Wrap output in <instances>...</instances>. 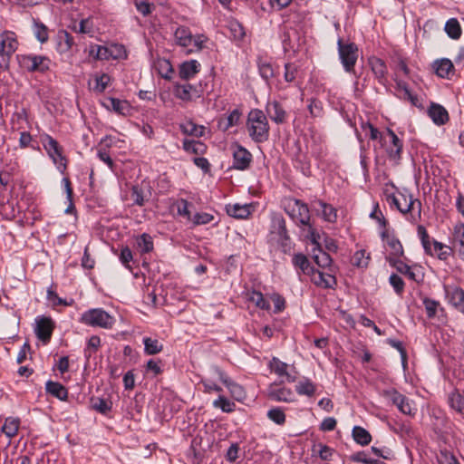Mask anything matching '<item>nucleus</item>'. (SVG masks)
Here are the masks:
<instances>
[{
  "label": "nucleus",
  "mask_w": 464,
  "mask_h": 464,
  "mask_svg": "<svg viewBox=\"0 0 464 464\" xmlns=\"http://www.w3.org/2000/svg\"><path fill=\"white\" fill-rule=\"evenodd\" d=\"M34 34L41 43L47 42L49 38L48 28L41 22L34 21L33 27Z\"/></svg>",
  "instance_id": "49530a36"
},
{
  "label": "nucleus",
  "mask_w": 464,
  "mask_h": 464,
  "mask_svg": "<svg viewBox=\"0 0 464 464\" xmlns=\"http://www.w3.org/2000/svg\"><path fill=\"white\" fill-rule=\"evenodd\" d=\"M387 260L390 265L394 266L400 273L407 276L411 280L417 281L415 273L407 264L392 257H387Z\"/></svg>",
  "instance_id": "473e14b6"
},
{
  "label": "nucleus",
  "mask_w": 464,
  "mask_h": 464,
  "mask_svg": "<svg viewBox=\"0 0 464 464\" xmlns=\"http://www.w3.org/2000/svg\"><path fill=\"white\" fill-rule=\"evenodd\" d=\"M428 113L433 122L437 125H443L449 120L448 111L444 107L439 104H432L430 107Z\"/></svg>",
  "instance_id": "5701e85b"
},
{
  "label": "nucleus",
  "mask_w": 464,
  "mask_h": 464,
  "mask_svg": "<svg viewBox=\"0 0 464 464\" xmlns=\"http://www.w3.org/2000/svg\"><path fill=\"white\" fill-rule=\"evenodd\" d=\"M382 142H383V145L385 146V150L389 160L393 161L395 164H399L402 153V141L392 130L387 129Z\"/></svg>",
  "instance_id": "1a4fd4ad"
},
{
  "label": "nucleus",
  "mask_w": 464,
  "mask_h": 464,
  "mask_svg": "<svg viewBox=\"0 0 464 464\" xmlns=\"http://www.w3.org/2000/svg\"><path fill=\"white\" fill-rule=\"evenodd\" d=\"M451 251L452 250L450 246L436 240H433L431 253H429L428 255L436 256L440 260H446L448 256L451 254Z\"/></svg>",
  "instance_id": "7c9ffc66"
},
{
  "label": "nucleus",
  "mask_w": 464,
  "mask_h": 464,
  "mask_svg": "<svg viewBox=\"0 0 464 464\" xmlns=\"http://www.w3.org/2000/svg\"><path fill=\"white\" fill-rule=\"evenodd\" d=\"M313 259L320 267H328L332 263L330 255L320 247L313 248Z\"/></svg>",
  "instance_id": "4c0bfd02"
},
{
  "label": "nucleus",
  "mask_w": 464,
  "mask_h": 464,
  "mask_svg": "<svg viewBox=\"0 0 464 464\" xmlns=\"http://www.w3.org/2000/svg\"><path fill=\"white\" fill-rule=\"evenodd\" d=\"M369 259L370 256L365 250H358L353 254L352 263L358 267H366L369 264Z\"/></svg>",
  "instance_id": "864d4df0"
},
{
  "label": "nucleus",
  "mask_w": 464,
  "mask_h": 464,
  "mask_svg": "<svg viewBox=\"0 0 464 464\" xmlns=\"http://www.w3.org/2000/svg\"><path fill=\"white\" fill-rule=\"evenodd\" d=\"M286 212L295 221L302 225H308L310 221L309 208L299 199L289 200L285 207Z\"/></svg>",
  "instance_id": "9d476101"
},
{
  "label": "nucleus",
  "mask_w": 464,
  "mask_h": 464,
  "mask_svg": "<svg viewBox=\"0 0 464 464\" xmlns=\"http://www.w3.org/2000/svg\"><path fill=\"white\" fill-rule=\"evenodd\" d=\"M270 299L274 303V312L276 314L281 313L285 308V298L277 293H274L270 295Z\"/></svg>",
  "instance_id": "e2e57ef3"
},
{
  "label": "nucleus",
  "mask_w": 464,
  "mask_h": 464,
  "mask_svg": "<svg viewBox=\"0 0 464 464\" xmlns=\"http://www.w3.org/2000/svg\"><path fill=\"white\" fill-rule=\"evenodd\" d=\"M40 140L54 165L61 173H63L66 169V160L63 156L62 147L48 134L42 135Z\"/></svg>",
  "instance_id": "6e6552de"
},
{
  "label": "nucleus",
  "mask_w": 464,
  "mask_h": 464,
  "mask_svg": "<svg viewBox=\"0 0 464 464\" xmlns=\"http://www.w3.org/2000/svg\"><path fill=\"white\" fill-rule=\"evenodd\" d=\"M214 217L208 213H197L191 218L194 225H206L213 220Z\"/></svg>",
  "instance_id": "0e129e2a"
},
{
  "label": "nucleus",
  "mask_w": 464,
  "mask_h": 464,
  "mask_svg": "<svg viewBox=\"0 0 464 464\" xmlns=\"http://www.w3.org/2000/svg\"><path fill=\"white\" fill-rule=\"evenodd\" d=\"M295 391L299 395L311 397L314 394L316 387L310 379L304 378L295 385Z\"/></svg>",
  "instance_id": "2f4dec72"
},
{
  "label": "nucleus",
  "mask_w": 464,
  "mask_h": 464,
  "mask_svg": "<svg viewBox=\"0 0 464 464\" xmlns=\"http://www.w3.org/2000/svg\"><path fill=\"white\" fill-rule=\"evenodd\" d=\"M389 281H390V284L392 285V287L394 288V290H395V292L397 294H401L403 292L404 282H403V280L401 279V276H399L396 274H392L390 276Z\"/></svg>",
  "instance_id": "338daca9"
},
{
  "label": "nucleus",
  "mask_w": 464,
  "mask_h": 464,
  "mask_svg": "<svg viewBox=\"0 0 464 464\" xmlns=\"http://www.w3.org/2000/svg\"><path fill=\"white\" fill-rule=\"evenodd\" d=\"M47 300L54 307L58 305H68V303L58 296L52 287L47 289Z\"/></svg>",
  "instance_id": "680f3d73"
},
{
  "label": "nucleus",
  "mask_w": 464,
  "mask_h": 464,
  "mask_svg": "<svg viewBox=\"0 0 464 464\" xmlns=\"http://www.w3.org/2000/svg\"><path fill=\"white\" fill-rule=\"evenodd\" d=\"M450 407L457 413L464 416V391L455 389L448 395Z\"/></svg>",
  "instance_id": "412c9836"
},
{
  "label": "nucleus",
  "mask_w": 464,
  "mask_h": 464,
  "mask_svg": "<svg viewBox=\"0 0 464 464\" xmlns=\"http://www.w3.org/2000/svg\"><path fill=\"white\" fill-rule=\"evenodd\" d=\"M246 299L255 304L256 307L263 309V310H269L270 309V304L269 302L265 299L263 294L259 291L252 290L248 291L246 293Z\"/></svg>",
  "instance_id": "c756f323"
},
{
  "label": "nucleus",
  "mask_w": 464,
  "mask_h": 464,
  "mask_svg": "<svg viewBox=\"0 0 464 464\" xmlns=\"http://www.w3.org/2000/svg\"><path fill=\"white\" fill-rule=\"evenodd\" d=\"M268 368L279 378H285V380L288 382H294L296 380V372L295 371V366L288 365L287 363L279 360L277 357H273L270 360Z\"/></svg>",
  "instance_id": "9b49d317"
},
{
  "label": "nucleus",
  "mask_w": 464,
  "mask_h": 464,
  "mask_svg": "<svg viewBox=\"0 0 464 464\" xmlns=\"http://www.w3.org/2000/svg\"><path fill=\"white\" fill-rule=\"evenodd\" d=\"M311 281L317 286L323 288H332L335 284V277L328 273L322 272L314 267V271L308 274Z\"/></svg>",
  "instance_id": "a211bd4d"
},
{
  "label": "nucleus",
  "mask_w": 464,
  "mask_h": 464,
  "mask_svg": "<svg viewBox=\"0 0 464 464\" xmlns=\"http://www.w3.org/2000/svg\"><path fill=\"white\" fill-rule=\"evenodd\" d=\"M137 246L140 252L148 253L153 249L152 238L148 234H142L137 239Z\"/></svg>",
  "instance_id": "603ef678"
},
{
  "label": "nucleus",
  "mask_w": 464,
  "mask_h": 464,
  "mask_svg": "<svg viewBox=\"0 0 464 464\" xmlns=\"http://www.w3.org/2000/svg\"><path fill=\"white\" fill-rule=\"evenodd\" d=\"M267 417L277 425H284L285 422V414L279 407H275L267 411Z\"/></svg>",
  "instance_id": "09e8293b"
},
{
  "label": "nucleus",
  "mask_w": 464,
  "mask_h": 464,
  "mask_svg": "<svg viewBox=\"0 0 464 464\" xmlns=\"http://www.w3.org/2000/svg\"><path fill=\"white\" fill-rule=\"evenodd\" d=\"M352 435L353 440L362 446L368 445L372 440V436L369 431L361 426H354Z\"/></svg>",
  "instance_id": "72a5a7b5"
},
{
  "label": "nucleus",
  "mask_w": 464,
  "mask_h": 464,
  "mask_svg": "<svg viewBox=\"0 0 464 464\" xmlns=\"http://www.w3.org/2000/svg\"><path fill=\"white\" fill-rule=\"evenodd\" d=\"M89 55L97 60H124L127 59L128 53L121 44H111L107 46L95 44L89 47Z\"/></svg>",
  "instance_id": "7ed1b4c3"
},
{
  "label": "nucleus",
  "mask_w": 464,
  "mask_h": 464,
  "mask_svg": "<svg viewBox=\"0 0 464 464\" xmlns=\"http://www.w3.org/2000/svg\"><path fill=\"white\" fill-rule=\"evenodd\" d=\"M381 394L388 402L395 405L401 413L409 416L415 415L417 409L412 401L397 390H383Z\"/></svg>",
  "instance_id": "423d86ee"
},
{
  "label": "nucleus",
  "mask_w": 464,
  "mask_h": 464,
  "mask_svg": "<svg viewBox=\"0 0 464 464\" xmlns=\"http://www.w3.org/2000/svg\"><path fill=\"white\" fill-rule=\"evenodd\" d=\"M266 111L270 119L276 123H283L286 118V112L277 102H269L266 106Z\"/></svg>",
  "instance_id": "b1692460"
},
{
  "label": "nucleus",
  "mask_w": 464,
  "mask_h": 464,
  "mask_svg": "<svg viewBox=\"0 0 464 464\" xmlns=\"http://www.w3.org/2000/svg\"><path fill=\"white\" fill-rule=\"evenodd\" d=\"M177 44L182 47H188L192 44V34L188 28L179 26L174 34Z\"/></svg>",
  "instance_id": "c85d7f7f"
},
{
  "label": "nucleus",
  "mask_w": 464,
  "mask_h": 464,
  "mask_svg": "<svg viewBox=\"0 0 464 464\" xmlns=\"http://www.w3.org/2000/svg\"><path fill=\"white\" fill-rule=\"evenodd\" d=\"M268 397L275 401L292 402L295 401L293 391L286 387L271 386L268 391Z\"/></svg>",
  "instance_id": "6ab92c4d"
},
{
  "label": "nucleus",
  "mask_w": 464,
  "mask_h": 464,
  "mask_svg": "<svg viewBox=\"0 0 464 464\" xmlns=\"http://www.w3.org/2000/svg\"><path fill=\"white\" fill-rule=\"evenodd\" d=\"M45 390L48 393L61 401H65L67 399L68 392L60 382L48 381L45 384Z\"/></svg>",
  "instance_id": "bb28decb"
},
{
  "label": "nucleus",
  "mask_w": 464,
  "mask_h": 464,
  "mask_svg": "<svg viewBox=\"0 0 464 464\" xmlns=\"http://www.w3.org/2000/svg\"><path fill=\"white\" fill-rule=\"evenodd\" d=\"M454 239L457 250L460 257L464 260V224H459L454 227Z\"/></svg>",
  "instance_id": "58836bf2"
},
{
  "label": "nucleus",
  "mask_w": 464,
  "mask_h": 464,
  "mask_svg": "<svg viewBox=\"0 0 464 464\" xmlns=\"http://www.w3.org/2000/svg\"><path fill=\"white\" fill-rule=\"evenodd\" d=\"M200 70V63L197 60H189L179 66V77L183 80L193 78Z\"/></svg>",
  "instance_id": "4be33fe9"
},
{
  "label": "nucleus",
  "mask_w": 464,
  "mask_h": 464,
  "mask_svg": "<svg viewBox=\"0 0 464 464\" xmlns=\"http://www.w3.org/2000/svg\"><path fill=\"white\" fill-rule=\"evenodd\" d=\"M147 195L142 186H133L131 188L130 198L134 204L143 206Z\"/></svg>",
  "instance_id": "3c124183"
},
{
  "label": "nucleus",
  "mask_w": 464,
  "mask_h": 464,
  "mask_svg": "<svg viewBox=\"0 0 464 464\" xmlns=\"http://www.w3.org/2000/svg\"><path fill=\"white\" fill-rule=\"evenodd\" d=\"M21 65L29 72H45L49 69L50 60L41 55H24L20 59Z\"/></svg>",
  "instance_id": "f8f14e48"
},
{
  "label": "nucleus",
  "mask_w": 464,
  "mask_h": 464,
  "mask_svg": "<svg viewBox=\"0 0 464 464\" xmlns=\"http://www.w3.org/2000/svg\"><path fill=\"white\" fill-rule=\"evenodd\" d=\"M231 396L238 401H242L246 398V392L244 388L238 383L232 382L227 387Z\"/></svg>",
  "instance_id": "4d7b16f0"
},
{
  "label": "nucleus",
  "mask_w": 464,
  "mask_h": 464,
  "mask_svg": "<svg viewBox=\"0 0 464 464\" xmlns=\"http://www.w3.org/2000/svg\"><path fill=\"white\" fill-rule=\"evenodd\" d=\"M447 34L452 39H459L461 35V28L457 19L451 18L445 24Z\"/></svg>",
  "instance_id": "a19ab883"
},
{
  "label": "nucleus",
  "mask_w": 464,
  "mask_h": 464,
  "mask_svg": "<svg viewBox=\"0 0 464 464\" xmlns=\"http://www.w3.org/2000/svg\"><path fill=\"white\" fill-rule=\"evenodd\" d=\"M183 149L189 153L195 154V155H201L204 154L207 147L206 145L199 141V140H185L183 142Z\"/></svg>",
  "instance_id": "c9c22d12"
},
{
  "label": "nucleus",
  "mask_w": 464,
  "mask_h": 464,
  "mask_svg": "<svg viewBox=\"0 0 464 464\" xmlns=\"http://www.w3.org/2000/svg\"><path fill=\"white\" fill-rule=\"evenodd\" d=\"M438 461L440 464H459L455 456L446 450L440 451L438 456Z\"/></svg>",
  "instance_id": "774afa93"
},
{
  "label": "nucleus",
  "mask_w": 464,
  "mask_h": 464,
  "mask_svg": "<svg viewBox=\"0 0 464 464\" xmlns=\"http://www.w3.org/2000/svg\"><path fill=\"white\" fill-rule=\"evenodd\" d=\"M196 89L191 84H178L175 87V95L177 98L183 101H190L192 98L191 92Z\"/></svg>",
  "instance_id": "79ce46f5"
},
{
  "label": "nucleus",
  "mask_w": 464,
  "mask_h": 464,
  "mask_svg": "<svg viewBox=\"0 0 464 464\" xmlns=\"http://www.w3.org/2000/svg\"><path fill=\"white\" fill-rule=\"evenodd\" d=\"M213 406L215 408L220 409L223 412H232L235 410V403L224 396H219L217 400L213 401Z\"/></svg>",
  "instance_id": "de8ad7c7"
},
{
  "label": "nucleus",
  "mask_w": 464,
  "mask_h": 464,
  "mask_svg": "<svg viewBox=\"0 0 464 464\" xmlns=\"http://www.w3.org/2000/svg\"><path fill=\"white\" fill-rule=\"evenodd\" d=\"M35 323L36 336L44 343L49 342L53 330L52 319L44 316H40L35 319Z\"/></svg>",
  "instance_id": "2eb2a0df"
},
{
  "label": "nucleus",
  "mask_w": 464,
  "mask_h": 464,
  "mask_svg": "<svg viewBox=\"0 0 464 464\" xmlns=\"http://www.w3.org/2000/svg\"><path fill=\"white\" fill-rule=\"evenodd\" d=\"M252 160L251 153L240 145H237L233 150V167L237 169H248Z\"/></svg>",
  "instance_id": "4468645a"
},
{
  "label": "nucleus",
  "mask_w": 464,
  "mask_h": 464,
  "mask_svg": "<svg viewBox=\"0 0 464 464\" xmlns=\"http://www.w3.org/2000/svg\"><path fill=\"white\" fill-rule=\"evenodd\" d=\"M20 419L17 417H7L1 428V431L9 439L15 437L20 428Z\"/></svg>",
  "instance_id": "393cba45"
},
{
  "label": "nucleus",
  "mask_w": 464,
  "mask_h": 464,
  "mask_svg": "<svg viewBox=\"0 0 464 464\" xmlns=\"http://www.w3.org/2000/svg\"><path fill=\"white\" fill-rule=\"evenodd\" d=\"M338 54L341 63L347 72H353L358 59V47L354 43L346 42L339 38L337 41Z\"/></svg>",
  "instance_id": "39448f33"
},
{
  "label": "nucleus",
  "mask_w": 464,
  "mask_h": 464,
  "mask_svg": "<svg viewBox=\"0 0 464 464\" xmlns=\"http://www.w3.org/2000/svg\"><path fill=\"white\" fill-rule=\"evenodd\" d=\"M18 45L17 37L14 32L4 31L0 34V66H8Z\"/></svg>",
  "instance_id": "0eeeda50"
},
{
  "label": "nucleus",
  "mask_w": 464,
  "mask_h": 464,
  "mask_svg": "<svg viewBox=\"0 0 464 464\" xmlns=\"http://www.w3.org/2000/svg\"><path fill=\"white\" fill-rule=\"evenodd\" d=\"M293 263L305 275H308L310 272L314 271V266L310 265L307 257L303 254L295 255L293 257Z\"/></svg>",
  "instance_id": "37998d69"
},
{
  "label": "nucleus",
  "mask_w": 464,
  "mask_h": 464,
  "mask_svg": "<svg viewBox=\"0 0 464 464\" xmlns=\"http://www.w3.org/2000/svg\"><path fill=\"white\" fill-rule=\"evenodd\" d=\"M111 83V77L107 73L95 76L94 91L102 92Z\"/></svg>",
  "instance_id": "8fccbe9b"
},
{
  "label": "nucleus",
  "mask_w": 464,
  "mask_h": 464,
  "mask_svg": "<svg viewBox=\"0 0 464 464\" xmlns=\"http://www.w3.org/2000/svg\"><path fill=\"white\" fill-rule=\"evenodd\" d=\"M72 44L73 39L66 31H60L58 33L57 50L59 53H63L68 52Z\"/></svg>",
  "instance_id": "f704fd0d"
},
{
  "label": "nucleus",
  "mask_w": 464,
  "mask_h": 464,
  "mask_svg": "<svg viewBox=\"0 0 464 464\" xmlns=\"http://www.w3.org/2000/svg\"><path fill=\"white\" fill-rule=\"evenodd\" d=\"M182 131L188 135L201 137L204 134L205 128L198 126L192 121H187L180 126Z\"/></svg>",
  "instance_id": "a18cd8bd"
},
{
  "label": "nucleus",
  "mask_w": 464,
  "mask_h": 464,
  "mask_svg": "<svg viewBox=\"0 0 464 464\" xmlns=\"http://www.w3.org/2000/svg\"><path fill=\"white\" fill-rule=\"evenodd\" d=\"M298 67L295 63H288L285 65V80L287 82H293L297 76Z\"/></svg>",
  "instance_id": "052dcab7"
},
{
  "label": "nucleus",
  "mask_w": 464,
  "mask_h": 464,
  "mask_svg": "<svg viewBox=\"0 0 464 464\" xmlns=\"http://www.w3.org/2000/svg\"><path fill=\"white\" fill-rule=\"evenodd\" d=\"M102 106L107 110L112 111L120 115L126 116L130 113V104L125 100L116 98H106L102 102Z\"/></svg>",
  "instance_id": "f3484780"
},
{
  "label": "nucleus",
  "mask_w": 464,
  "mask_h": 464,
  "mask_svg": "<svg viewBox=\"0 0 464 464\" xmlns=\"http://www.w3.org/2000/svg\"><path fill=\"white\" fill-rule=\"evenodd\" d=\"M269 241L272 244H277L284 253L290 250V237L287 235L285 220L282 216L274 217Z\"/></svg>",
  "instance_id": "20e7f679"
},
{
  "label": "nucleus",
  "mask_w": 464,
  "mask_h": 464,
  "mask_svg": "<svg viewBox=\"0 0 464 464\" xmlns=\"http://www.w3.org/2000/svg\"><path fill=\"white\" fill-rule=\"evenodd\" d=\"M144 352L146 354L154 355L163 350V344L157 339L150 337L143 338Z\"/></svg>",
  "instance_id": "e433bc0d"
},
{
  "label": "nucleus",
  "mask_w": 464,
  "mask_h": 464,
  "mask_svg": "<svg viewBox=\"0 0 464 464\" xmlns=\"http://www.w3.org/2000/svg\"><path fill=\"white\" fill-rule=\"evenodd\" d=\"M227 213L236 218H246L250 215V206L247 204H233L226 207Z\"/></svg>",
  "instance_id": "cd10ccee"
},
{
  "label": "nucleus",
  "mask_w": 464,
  "mask_h": 464,
  "mask_svg": "<svg viewBox=\"0 0 464 464\" xmlns=\"http://www.w3.org/2000/svg\"><path fill=\"white\" fill-rule=\"evenodd\" d=\"M259 73L261 77L265 80H269L274 75V70L270 63H260L258 65Z\"/></svg>",
  "instance_id": "69168bd1"
},
{
  "label": "nucleus",
  "mask_w": 464,
  "mask_h": 464,
  "mask_svg": "<svg viewBox=\"0 0 464 464\" xmlns=\"http://www.w3.org/2000/svg\"><path fill=\"white\" fill-rule=\"evenodd\" d=\"M156 67L159 73L165 79H169L170 74L173 72L170 63L166 59H159L156 63Z\"/></svg>",
  "instance_id": "5fc2aeb1"
},
{
  "label": "nucleus",
  "mask_w": 464,
  "mask_h": 464,
  "mask_svg": "<svg viewBox=\"0 0 464 464\" xmlns=\"http://www.w3.org/2000/svg\"><path fill=\"white\" fill-rule=\"evenodd\" d=\"M432 69L437 76L443 79H451L455 73L454 65L448 58L435 60L432 63Z\"/></svg>",
  "instance_id": "dca6fc26"
},
{
  "label": "nucleus",
  "mask_w": 464,
  "mask_h": 464,
  "mask_svg": "<svg viewBox=\"0 0 464 464\" xmlns=\"http://www.w3.org/2000/svg\"><path fill=\"white\" fill-rule=\"evenodd\" d=\"M316 205L318 208H315V210L321 212V215L325 221L334 223L337 220V209L332 205L322 200H318Z\"/></svg>",
  "instance_id": "a878e982"
},
{
  "label": "nucleus",
  "mask_w": 464,
  "mask_h": 464,
  "mask_svg": "<svg viewBox=\"0 0 464 464\" xmlns=\"http://www.w3.org/2000/svg\"><path fill=\"white\" fill-rule=\"evenodd\" d=\"M114 323L113 318L101 308L89 310V325L102 328H111Z\"/></svg>",
  "instance_id": "ddd939ff"
},
{
  "label": "nucleus",
  "mask_w": 464,
  "mask_h": 464,
  "mask_svg": "<svg viewBox=\"0 0 464 464\" xmlns=\"http://www.w3.org/2000/svg\"><path fill=\"white\" fill-rule=\"evenodd\" d=\"M26 117L24 110L14 112L11 119L12 128L16 130L24 129L23 124L26 122Z\"/></svg>",
  "instance_id": "bf43d9fd"
},
{
  "label": "nucleus",
  "mask_w": 464,
  "mask_h": 464,
  "mask_svg": "<svg viewBox=\"0 0 464 464\" xmlns=\"http://www.w3.org/2000/svg\"><path fill=\"white\" fill-rule=\"evenodd\" d=\"M391 206H394L411 223L418 222L421 218V202L411 194L397 192L387 197Z\"/></svg>",
  "instance_id": "f257e3e1"
},
{
  "label": "nucleus",
  "mask_w": 464,
  "mask_h": 464,
  "mask_svg": "<svg viewBox=\"0 0 464 464\" xmlns=\"http://www.w3.org/2000/svg\"><path fill=\"white\" fill-rule=\"evenodd\" d=\"M387 244L390 248V254L387 257L398 259L399 257L403 256V247L399 239L395 237L388 238Z\"/></svg>",
  "instance_id": "ea45409f"
},
{
  "label": "nucleus",
  "mask_w": 464,
  "mask_h": 464,
  "mask_svg": "<svg viewBox=\"0 0 464 464\" xmlns=\"http://www.w3.org/2000/svg\"><path fill=\"white\" fill-rule=\"evenodd\" d=\"M372 70L375 76L382 80L387 73V68L384 62L379 58H372L370 60Z\"/></svg>",
  "instance_id": "c03bdc74"
},
{
  "label": "nucleus",
  "mask_w": 464,
  "mask_h": 464,
  "mask_svg": "<svg viewBox=\"0 0 464 464\" xmlns=\"http://www.w3.org/2000/svg\"><path fill=\"white\" fill-rule=\"evenodd\" d=\"M246 129L255 142L261 143L267 140L269 125L262 111L257 109L250 111L247 116Z\"/></svg>",
  "instance_id": "f03ea898"
},
{
  "label": "nucleus",
  "mask_w": 464,
  "mask_h": 464,
  "mask_svg": "<svg viewBox=\"0 0 464 464\" xmlns=\"http://www.w3.org/2000/svg\"><path fill=\"white\" fill-rule=\"evenodd\" d=\"M362 130L365 131L366 134H369V137L371 140H380L382 141L384 135H382L377 128H375L372 124H371L369 121L362 122Z\"/></svg>",
  "instance_id": "13d9d810"
},
{
  "label": "nucleus",
  "mask_w": 464,
  "mask_h": 464,
  "mask_svg": "<svg viewBox=\"0 0 464 464\" xmlns=\"http://www.w3.org/2000/svg\"><path fill=\"white\" fill-rule=\"evenodd\" d=\"M445 290L450 303L464 314V290L460 287H446Z\"/></svg>",
  "instance_id": "aec40b11"
},
{
  "label": "nucleus",
  "mask_w": 464,
  "mask_h": 464,
  "mask_svg": "<svg viewBox=\"0 0 464 464\" xmlns=\"http://www.w3.org/2000/svg\"><path fill=\"white\" fill-rule=\"evenodd\" d=\"M92 407L97 411L106 414L111 409V401L104 399H92Z\"/></svg>",
  "instance_id": "6e6d98bb"
}]
</instances>
